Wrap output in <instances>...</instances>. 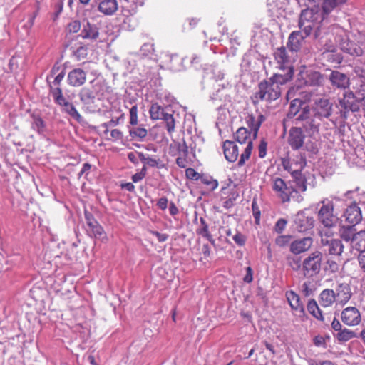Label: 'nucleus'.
<instances>
[{"mask_svg":"<svg viewBox=\"0 0 365 365\" xmlns=\"http://www.w3.org/2000/svg\"><path fill=\"white\" fill-rule=\"evenodd\" d=\"M291 81V73L288 74L274 73L267 80L258 84V90L252 97V103L256 105L260 101H272L279 98L282 93L281 86Z\"/></svg>","mask_w":365,"mask_h":365,"instance_id":"nucleus-1","label":"nucleus"},{"mask_svg":"<svg viewBox=\"0 0 365 365\" xmlns=\"http://www.w3.org/2000/svg\"><path fill=\"white\" fill-rule=\"evenodd\" d=\"M257 136L245 127L239 128L234 133L235 141L240 145L241 150H243L237 163L239 167L243 166L245 162L250 159L253 149V141Z\"/></svg>","mask_w":365,"mask_h":365,"instance_id":"nucleus-2","label":"nucleus"},{"mask_svg":"<svg viewBox=\"0 0 365 365\" xmlns=\"http://www.w3.org/2000/svg\"><path fill=\"white\" fill-rule=\"evenodd\" d=\"M326 18V15L321 9L319 5H314L311 8H307L302 11L299 26L304 31L306 36L311 34L313 27L321 22Z\"/></svg>","mask_w":365,"mask_h":365,"instance_id":"nucleus-3","label":"nucleus"},{"mask_svg":"<svg viewBox=\"0 0 365 365\" xmlns=\"http://www.w3.org/2000/svg\"><path fill=\"white\" fill-rule=\"evenodd\" d=\"M339 236L345 242H350L351 247L359 253L365 251V230L356 232L354 227H341Z\"/></svg>","mask_w":365,"mask_h":365,"instance_id":"nucleus-4","label":"nucleus"},{"mask_svg":"<svg viewBox=\"0 0 365 365\" xmlns=\"http://www.w3.org/2000/svg\"><path fill=\"white\" fill-rule=\"evenodd\" d=\"M323 254L319 250H315L302 262V271L305 277H312L319 273L322 267Z\"/></svg>","mask_w":365,"mask_h":365,"instance_id":"nucleus-5","label":"nucleus"},{"mask_svg":"<svg viewBox=\"0 0 365 365\" xmlns=\"http://www.w3.org/2000/svg\"><path fill=\"white\" fill-rule=\"evenodd\" d=\"M322 206L318 211V220L324 227H334L338 217L334 214V203L331 201L321 202Z\"/></svg>","mask_w":365,"mask_h":365,"instance_id":"nucleus-6","label":"nucleus"},{"mask_svg":"<svg viewBox=\"0 0 365 365\" xmlns=\"http://www.w3.org/2000/svg\"><path fill=\"white\" fill-rule=\"evenodd\" d=\"M272 190L282 202L290 201L291 196L294 192H297L295 187L288 185L281 178L277 177L272 179Z\"/></svg>","mask_w":365,"mask_h":365,"instance_id":"nucleus-7","label":"nucleus"},{"mask_svg":"<svg viewBox=\"0 0 365 365\" xmlns=\"http://www.w3.org/2000/svg\"><path fill=\"white\" fill-rule=\"evenodd\" d=\"M274 60L280 70L286 71L284 74L291 73V80L294 75V67L285 47L282 46L276 49L274 53Z\"/></svg>","mask_w":365,"mask_h":365,"instance_id":"nucleus-8","label":"nucleus"},{"mask_svg":"<svg viewBox=\"0 0 365 365\" xmlns=\"http://www.w3.org/2000/svg\"><path fill=\"white\" fill-rule=\"evenodd\" d=\"M282 165L285 170L293 175L302 171L307 165V160L304 155L300 154L293 158H283Z\"/></svg>","mask_w":365,"mask_h":365,"instance_id":"nucleus-9","label":"nucleus"},{"mask_svg":"<svg viewBox=\"0 0 365 365\" xmlns=\"http://www.w3.org/2000/svg\"><path fill=\"white\" fill-rule=\"evenodd\" d=\"M343 217H344L345 222L349 225H343L342 227H355V226L359 224L362 220L361 208L356 202H354L347 207L343 214Z\"/></svg>","mask_w":365,"mask_h":365,"instance_id":"nucleus-10","label":"nucleus"},{"mask_svg":"<svg viewBox=\"0 0 365 365\" xmlns=\"http://www.w3.org/2000/svg\"><path fill=\"white\" fill-rule=\"evenodd\" d=\"M295 228L299 232H305L313 229L314 219L312 216L307 215L304 212H298L294 218Z\"/></svg>","mask_w":365,"mask_h":365,"instance_id":"nucleus-11","label":"nucleus"},{"mask_svg":"<svg viewBox=\"0 0 365 365\" xmlns=\"http://www.w3.org/2000/svg\"><path fill=\"white\" fill-rule=\"evenodd\" d=\"M341 321L348 326H356L361 320L360 312L354 307L345 308L341 312Z\"/></svg>","mask_w":365,"mask_h":365,"instance_id":"nucleus-12","label":"nucleus"},{"mask_svg":"<svg viewBox=\"0 0 365 365\" xmlns=\"http://www.w3.org/2000/svg\"><path fill=\"white\" fill-rule=\"evenodd\" d=\"M304 138L305 135L302 128H292L288 135V144L292 150H299L303 146Z\"/></svg>","mask_w":365,"mask_h":365,"instance_id":"nucleus-13","label":"nucleus"},{"mask_svg":"<svg viewBox=\"0 0 365 365\" xmlns=\"http://www.w3.org/2000/svg\"><path fill=\"white\" fill-rule=\"evenodd\" d=\"M86 73L80 68H73L68 74V83L73 87H80L86 81Z\"/></svg>","mask_w":365,"mask_h":365,"instance_id":"nucleus-14","label":"nucleus"},{"mask_svg":"<svg viewBox=\"0 0 365 365\" xmlns=\"http://www.w3.org/2000/svg\"><path fill=\"white\" fill-rule=\"evenodd\" d=\"M222 148L225 158L227 161L234 163L237 160L239 156L240 157L239 155L240 148L237 146L235 142L226 140L223 143Z\"/></svg>","mask_w":365,"mask_h":365,"instance_id":"nucleus-15","label":"nucleus"},{"mask_svg":"<svg viewBox=\"0 0 365 365\" xmlns=\"http://www.w3.org/2000/svg\"><path fill=\"white\" fill-rule=\"evenodd\" d=\"M336 301L342 305L347 303L352 296L350 286L346 283L339 284L336 289Z\"/></svg>","mask_w":365,"mask_h":365,"instance_id":"nucleus-16","label":"nucleus"},{"mask_svg":"<svg viewBox=\"0 0 365 365\" xmlns=\"http://www.w3.org/2000/svg\"><path fill=\"white\" fill-rule=\"evenodd\" d=\"M313 240L307 237L293 241L290 245V251L294 255H299L308 250L312 245Z\"/></svg>","mask_w":365,"mask_h":365,"instance_id":"nucleus-17","label":"nucleus"},{"mask_svg":"<svg viewBox=\"0 0 365 365\" xmlns=\"http://www.w3.org/2000/svg\"><path fill=\"white\" fill-rule=\"evenodd\" d=\"M340 106L346 110L356 112L359 110L358 100L351 91L346 92L339 101Z\"/></svg>","mask_w":365,"mask_h":365,"instance_id":"nucleus-18","label":"nucleus"},{"mask_svg":"<svg viewBox=\"0 0 365 365\" xmlns=\"http://www.w3.org/2000/svg\"><path fill=\"white\" fill-rule=\"evenodd\" d=\"M316 115L319 118H329L331 114V104L328 99L320 98L315 102Z\"/></svg>","mask_w":365,"mask_h":365,"instance_id":"nucleus-19","label":"nucleus"},{"mask_svg":"<svg viewBox=\"0 0 365 365\" xmlns=\"http://www.w3.org/2000/svg\"><path fill=\"white\" fill-rule=\"evenodd\" d=\"M331 84L339 88H346L349 84V78L346 75L338 71H333L329 76Z\"/></svg>","mask_w":365,"mask_h":365,"instance_id":"nucleus-20","label":"nucleus"},{"mask_svg":"<svg viewBox=\"0 0 365 365\" xmlns=\"http://www.w3.org/2000/svg\"><path fill=\"white\" fill-rule=\"evenodd\" d=\"M307 36L302 34L300 31H293L288 40L287 46L292 51H297L302 46V43Z\"/></svg>","mask_w":365,"mask_h":365,"instance_id":"nucleus-21","label":"nucleus"},{"mask_svg":"<svg viewBox=\"0 0 365 365\" xmlns=\"http://www.w3.org/2000/svg\"><path fill=\"white\" fill-rule=\"evenodd\" d=\"M286 298L292 309L299 313H304V306L299 296L292 290L286 292Z\"/></svg>","mask_w":365,"mask_h":365,"instance_id":"nucleus-22","label":"nucleus"},{"mask_svg":"<svg viewBox=\"0 0 365 365\" xmlns=\"http://www.w3.org/2000/svg\"><path fill=\"white\" fill-rule=\"evenodd\" d=\"M98 10L106 15H111L118 9L117 0H96Z\"/></svg>","mask_w":365,"mask_h":365,"instance_id":"nucleus-23","label":"nucleus"},{"mask_svg":"<svg viewBox=\"0 0 365 365\" xmlns=\"http://www.w3.org/2000/svg\"><path fill=\"white\" fill-rule=\"evenodd\" d=\"M178 150L179 156L176 158V164L181 168H185L188 165L187 157L189 154L188 146L184 141L182 143L178 145Z\"/></svg>","mask_w":365,"mask_h":365,"instance_id":"nucleus-24","label":"nucleus"},{"mask_svg":"<svg viewBox=\"0 0 365 365\" xmlns=\"http://www.w3.org/2000/svg\"><path fill=\"white\" fill-rule=\"evenodd\" d=\"M336 301L335 292L331 289H324L319 295V303L324 307L331 306Z\"/></svg>","mask_w":365,"mask_h":365,"instance_id":"nucleus-25","label":"nucleus"},{"mask_svg":"<svg viewBox=\"0 0 365 365\" xmlns=\"http://www.w3.org/2000/svg\"><path fill=\"white\" fill-rule=\"evenodd\" d=\"M264 120V117L261 114L258 115L257 119H255L252 114H249L246 118V123L250 128V131L252 132L255 135H257L258 130Z\"/></svg>","mask_w":365,"mask_h":365,"instance_id":"nucleus-26","label":"nucleus"},{"mask_svg":"<svg viewBox=\"0 0 365 365\" xmlns=\"http://www.w3.org/2000/svg\"><path fill=\"white\" fill-rule=\"evenodd\" d=\"M326 246H328V253L330 255L339 256L344 250V245L339 239H330Z\"/></svg>","mask_w":365,"mask_h":365,"instance_id":"nucleus-27","label":"nucleus"},{"mask_svg":"<svg viewBox=\"0 0 365 365\" xmlns=\"http://www.w3.org/2000/svg\"><path fill=\"white\" fill-rule=\"evenodd\" d=\"M98 30L95 25L87 22L81 32L80 36L83 38L96 39L98 37Z\"/></svg>","mask_w":365,"mask_h":365,"instance_id":"nucleus-28","label":"nucleus"},{"mask_svg":"<svg viewBox=\"0 0 365 365\" xmlns=\"http://www.w3.org/2000/svg\"><path fill=\"white\" fill-rule=\"evenodd\" d=\"M99 90L96 89V91H93L91 88L84 87L80 91L79 96L82 102L88 103L99 96Z\"/></svg>","mask_w":365,"mask_h":365,"instance_id":"nucleus-29","label":"nucleus"},{"mask_svg":"<svg viewBox=\"0 0 365 365\" xmlns=\"http://www.w3.org/2000/svg\"><path fill=\"white\" fill-rule=\"evenodd\" d=\"M61 106H63V110L68 113L70 116H71L73 119H75L78 123L82 121V116L81 114L78 112L75 106L73 105V103L67 101L66 99L63 101V102H61L58 104Z\"/></svg>","mask_w":365,"mask_h":365,"instance_id":"nucleus-30","label":"nucleus"},{"mask_svg":"<svg viewBox=\"0 0 365 365\" xmlns=\"http://www.w3.org/2000/svg\"><path fill=\"white\" fill-rule=\"evenodd\" d=\"M347 0H324L322 4V11L327 16L336 6L346 3Z\"/></svg>","mask_w":365,"mask_h":365,"instance_id":"nucleus-31","label":"nucleus"},{"mask_svg":"<svg viewBox=\"0 0 365 365\" xmlns=\"http://www.w3.org/2000/svg\"><path fill=\"white\" fill-rule=\"evenodd\" d=\"M291 176L298 190L302 192H305L307 189L306 176L302 172L291 175Z\"/></svg>","mask_w":365,"mask_h":365,"instance_id":"nucleus-32","label":"nucleus"},{"mask_svg":"<svg viewBox=\"0 0 365 365\" xmlns=\"http://www.w3.org/2000/svg\"><path fill=\"white\" fill-rule=\"evenodd\" d=\"M164 108L158 103H152L149 109L150 118L153 120H160L165 114Z\"/></svg>","mask_w":365,"mask_h":365,"instance_id":"nucleus-33","label":"nucleus"},{"mask_svg":"<svg viewBox=\"0 0 365 365\" xmlns=\"http://www.w3.org/2000/svg\"><path fill=\"white\" fill-rule=\"evenodd\" d=\"M307 79H305L303 84L307 86H319L323 81V76L317 71L310 72L307 75Z\"/></svg>","mask_w":365,"mask_h":365,"instance_id":"nucleus-34","label":"nucleus"},{"mask_svg":"<svg viewBox=\"0 0 365 365\" xmlns=\"http://www.w3.org/2000/svg\"><path fill=\"white\" fill-rule=\"evenodd\" d=\"M88 232L91 233L94 237L98 239L106 238V233L103 227L98 222L92 223L88 226Z\"/></svg>","mask_w":365,"mask_h":365,"instance_id":"nucleus-35","label":"nucleus"},{"mask_svg":"<svg viewBox=\"0 0 365 365\" xmlns=\"http://www.w3.org/2000/svg\"><path fill=\"white\" fill-rule=\"evenodd\" d=\"M129 135L133 140L143 141L148 135V130L142 126L135 127L129 130Z\"/></svg>","mask_w":365,"mask_h":365,"instance_id":"nucleus-36","label":"nucleus"},{"mask_svg":"<svg viewBox=\"0 0 365 365\" xmlns=\"http://www.w3.org/2000/svg\"><path fill=\"white\" fill-rule=\"evenodd\" d=\"M200 223L201 226L196 230L197 234L202 235L209 240L212 245H215V240L209 231L208 225H207L205 220L201 217Z\"/></svg>","mask_w":365,"mask_h":365,"instance_id":"nucleus-37","label":"nucleus"},{"mask_svg":"<svg viewBox=\"0 0 365 365\" xmlns=\"http://www.w3.org/2000/svg\"><path fill=\"white\" fill-rule=\"evenodd\" d=\"M307 310L316 319L324 321V317L322 311L319 308L317 302L314 299H311L307 304Z\"/></svg>","mask_w":365,"mask_h":365,"instance_id":"nucleus-38","label":"nucleus"},{"mask_svg":"<svg viewBox=\"0 0 365 365\" xmlns=\"http://www.w3.org/2000/svg\"><path fill=\"white\" fill-rule=\"evenodd\" d=\"M335 336L339 342L342 343L356 337V334L354 331L344 328L341 330H339Z\"/></svg>","mask_w":365,"mask_h":365,"instance_id":"nucleus-39","label":"nucleus"},{"mask_svg":"<svg viewBox=\"0 0 365 365\" xmlns=\"http://www.w3.org/2000/svg\"><path fill=\"white\" fill-rule=\"evenodd\" d=\"M201 182L205 185L207 190L210 191L215 190L218 186V182L214 179L212 176L202 174L200 178Z\"/></svg>","mask_w":365,"mask_h":365,"instance_id":"nucleus-40","label":"nucleus"},{"mask_svg":"<svg viewBox=\"0 0 365 365\" xmlns=\"http://www.w3.org/2000/svg\"><path fill=\"white\" fill-rule=\"evenodd\" d=\"M333 227H324L319 230V234L321 237V244L323 246H326L330 239H334V232L331 230Z\"/></svg>","mask_w":365,"mask_h":365,"instance_id":"nucleus-41","label":"nucleus"},{"mask_svg":"<svg viewBox=\"0 0 365 365\" xmlns=\"http://www.w3.org/2000/svg\"><path fill=\"white\" fill-rule=\"evenodd\" d=\"M50 93L54 98L55 102L58 105L66 99L63 96V91L61 86H53L50 84Z\"/></svg>","mask_w":365,"mask_h":365,"instance_id":"nucleus-42","label":"nucleus"},{"mask_svg":"<svg viewBox=\"0 0 365 365\" xmlns=\"http://www.w3.org/2000/svg\"><path fill=\"white\" fill-rule=\"evenodd\" d=\"M354 43L352 42H350L349 41H344L341 44V48L344 52L349 53L351 55H356V56H361L362 53V51L360 48H354Z\"/></svg>","mask_w":365,"mask_h":365,"instance_id":"nucleus-43","label":"nucleus"},{"mask_svg":"<svg viewBox=\"0 0 365 365\" xmlns=\"http://www.w3.org/2000/svg\"><path fill=\"white\" fill-rule=\"evenodd\" d=\"M33 122L31 128L38 133H43L45 131L46 124L44 120L39 115H33Z\"/></svg>","mask_w":365,"mask_h":365,"instance_id":"nucleus-44","label":"nucleus"},{"mask_svg":"<svg viewBox=\"0 0 365 365\" xmlns=\"http://www.w3.org/2000/svg\"><path fill=\"white\" fill-rule=\"evenodd\" d=\"M160 120L165 123L167 131L170 134L175 131V121L173 114L165 113Z\"/></svg>","mask_w":365,"mask_h":365,"instance_id":"nucleus-45","label":"nucleus"},{"mask_svg":"<svg viewBox=\"0 0 365 365\" xmlns=\"http://www.w3.org/2000/svg\"><path fill=\"white\" fill-rule=\"evenodd\" d=\"M287 264L294 271H298L302 267L301 258L297 256H287Z\"/></svg>","mask_w":365,"mask_h":365,"instance_id":"nucleus-46","label":"nucleus"},{"mask_svg":"<svg viewBox=\"0 0 365 365\" xmlns=\"http://www.w3.org/2000/svg\"><path fill=\"white\" fill-rule=\"evenodd\" d=\"M301 103L302 101L299 99H294L292 101L289 107V110L287 115L288 117H294L299 113Z\"/></svg>","mask_w":365,"mask_h":365,"instance_id":"nucleus-47","label":"nucleus"},{"mask_svg":"<svg viewBox=\"0 0 365 365\" xmlns=\"http://www.w3.org/2000/svg\"><path fill=\"white\" fill-rule=\"evenodd\" d=\"M138 109L137 105L133 106L129 110V115H130L129 123L133 126H135L138 123Z\"/></svg>","mask_w":365,"mask_h":365,"instance_id":"nucleus-48","label":"nucleus"},{"mask_svg":"<svg viewBox=\"0 0 365 365\" xmlns=\"http://www.w3.org/2000/svg\"><path fill=\"white\" fill-rule=\"evenodd\" d=\"M138 155H139L140 160L150 167H155L158 165L159 160H156V159L150 158L149 156L146 157L142 153H139Z\"/></svg>","mask_w":365,"mask_h":365,"instance_id":"nucleus-49","label":"nucleus"},{"mask_svg":"<svg viewBox=\"0 0 365 365\" xmlns=\"http://www.w3.org/2000/svg\"><path fill=\"white\" fill-rule=\"evenodd\" d=\"M202 175V174L197 173L192 168H188L185 170V176L190 180H198L200 179Z\"/></svg>","mask_w":365,"mask_h":365,"instance_id":"nucleus-50","label":"nucleus"},{"mask_svg":"<svg viewBox=\"0 0 365 365\" xmlns=\"http://www.w3.org/2000/svg\"><path fill=\"white\" fill-rule=\"evenodd\" d=\"M287 225V220L284 218L279 219L274 227V232L277 234H281L286 228Z\"/></svg>","mask_w":365,"mask_h":365,"instance_id":"nucleus-51","label":"nucleus"},{"mask_svg":"<svg viewBox=\"0 0 365 365\" xmlns=\"http://www.w3.org/2000/svg\"><path fill=\"white\" fill-rule=\"evenodd\" d=\"M290 235H279L275 239V244L279 247H284L289 244L291 240Z\"/></svg>","mask_w":365,"mask_h":365,"instance_id":"nucleus-52","label":"nucleus"},{"mask_svg":"<svg viewBox=\"0 0 365 365\" xmlns=\"http://www.w3.org/2000/svg\"><path fill=\"white\" fill-rule=\"evenodd\" d=\"M252 209L255 222L257 224H259L261 217V212L255 200H254L252 202Z\"/></svg>","mask_w":365,"mask_h":365,"instance_id":"nucleus-53","label":"nucleus"},{"mask_svg":"<svg viewBox=\"0 0 365 365\" xmlns=\"http://www.w3.org/2000/svg\"><path fill=\"white\" fill-rule=\"evenodd\" d=\"M232 238L235 242L239 246H244L247 240L246 236L239 232H237Z\"/></svg>","mask_w":365,"mask_h":365,"instance_id":"nucleus-54","label":"nucleus"},{"mask_svg":"<svg viewBox=\"0 0 365 365\" xmlns=\"http://www.w3.org/2000/svg\"><path fill=\"white\" fill-rule=\"evenodd\" d=\"M81 29V23L79 21L75 20L70 22L67 26V30L69 33H77Z\"/></svg>","mask_w":365,"mask_h":365,"instance_id":"nucleus-55","label":"nucleus"},{"mask_svg":"<svg viewBox=\"0 0 365 365\" xmlns=\"http://www.w3.org/2000/svg\"><path fill=\"white\" fill-rule=\"evenodd\" d=\"M123 118H124V113H122L120 115V116L118 117V118H116L115 120L112 119L109 122L103 123V126L104 128H106L104 133L106 134V133H108V131H109L108 129V126H115V125H118L120 123V120L123 119Z\"/></svg>","mask_w":365,"mask_h":365,"instance_id":"nucleus-56","label":"nucleus"},{"mask_svg":"<svg viewBox=\"0 0 365 365\" xmlns=\"http://www.w3.org/2000/svg\"><path fill=\"white\" fill-rule=\"evenodd\" d=\"M123 138V133L119 129H113L110 131V138H108V140L113 141L120 140Z\"/></svg>","mask_w":365,"mask_h":365,"instance_id":"nucleus-57","label":"nucleus"},{"mask_svg":"<svg viewBox=\"0 0 365 365\" xmlns=\"http://www.w3.org/2000/svg\"><path fill=\"white\" fill-rule=\"evenodd\" d=\"M87 56V48L85 46H80L75 51V56L80 61Z\"/></svg>","mask_w":365,"mask_h":365,"instance_id":"nucleus-58","label":"nucleus"},{"mask_svg":"<svg viewBox=\"0 0 365 365\" xmlns=\"http://www.w3.org/2000/svg\"><path fill=\"white\" fill-rule=\"evenodd\" d=\"M145 175L146 168L143 167L140 172L137 173L132 176V180L133 181V182H138L143 180L145 178Z\"/></svg>","mask_w":365,"mask_h":365,"instance_id":"nucleus-59","label":"nucleus"},{"mask_svg":"<svg viewBox=\"0 0 365 365\" xmlns=\"http://www.w3.org/2000/svg\"><path fill=\"white\" fill-rule=\"evenodd\" d=\"M327 269L333 273L336 272L339 270V265L335 261L328 259L327 261Z\"/></svg>","mask_w":365,"mask_h":365,"instance_id":"nucleus-60","label":"nucleus"},{"mask_svg":"<svg viewBox=\"0 0 365 365\" xmlns=\"http://www.w3.org/2000/svg\"><path fill=\"white\" fill-rule=\"evenodd\" d=\"M267 143L264 140H262L260 144L259 145V157L262 158L267 154Z\"/></svg>","mask_w":365,"mask_h":365,"instance_id":"nucleus-61","label":"nucleus"},{"mask_svg":"<svg viewBox=\"0 0 365 365\" xmlns=\"http://www.w3.org/2000/svg\"><path fill=\"white\" fill-rule=\"evenodd\" d=\"M358 261L361 269L365 273V251L359 254Z\"/></svg>","mask_w":365,"mask_h":365,"instance_id":"nucleus-62","label":"nucleus"},{"mask_svg":"<svg viewBox=\"0 0 365 365\" xmlns=\"http://www.w3.org/2000/svg\"><path fill=\"white\" fill-rule=\"evenodd\" d=\"M151 233L155 236L160 242L166 241L168 239V235L160 233L158 231H152Z\"/></svg>","mask_w":365,"mask_h":365,"instance_id":"nucleus-63","label":"nucleus"},{"mask_svg":"<svg viewBox=\"0 0 365 365\" xmlns=\"http://www.w3.org/2000/svg\"><path fill=\"white\" fill-rule=\"evenodd\" d=\"M168 200L165 197H161L157 202V206L162 210H165L168 207Z\"/></svg>","mask_w":365,"mask_h":365,"instance_id":"nucleus-64","label":"nucleus"}]
</instances>
